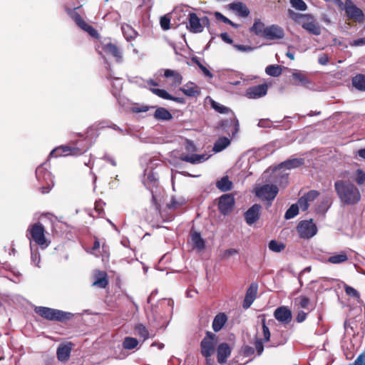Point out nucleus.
<instances>
[{"label":"nucleus","mask_w":365,"mask_h":365,"mask_svg":"<svg viewBox=\"0 0 365 365\" xmlns=\"http://www.w3.org/2000/svg\"><path fill=\"white\" fill-rule=\"evenodd\" d=\"M334 188L341 202L345 205H355L361 199L359 189L349 181L337 180Z\"/></svg>","instance_id":"obj_1"},{"label":"nucleus","mask_w":365,"mask_h":365,"mask_svg":"<svg viewBox=\"0 0 365 365\" xmlns=\"http://www.w3.org/2000/svg\"><path fill=\"white\" fill-rule=\"evenodd\" d=\"M88 148V140L85 138L75 143L56 147L51 152L50 156L54 158L66 157L68 155L79 156L85 153Z\"/></svg>","instance_id":"obj_2"},{"label":"nucleus","mask_w":365,"mask_h":365,"mask_svg":"<svg viewBox=\"0 0 365 365\" xmlns=\"http://www.w3.org/2000/svg\"><path fill=\"white\" fill-rule=\"evenodd\" d=\"M34 312L46 320L60 322H66L73 317L71 312L41 306L36 307Z\"/></svg>","instance_id":"obj_3"},{"label":"nucleus","mask_w":365,"mask_h":365,"mask_svg":"<svg viewBox=\"0 0 365 365\" xmlns=\"http://www.w3.org/2000/svg\"><path fill=\"white\" fill-rule=\"evenodd\" d=\"M45 228L43 225L38 222L29 225L27 229L26 236L30 242H34L41 249H46L51 244V241L45 236Z\"/></svg>","instance_id":"obj_4"},{"label":"nucleus","mask_w":365,"mask_h":365,"mask_svg":"<svg viewBox=\"0 0 365 365\" xmlns=\"http://www.w3.org/2000/svg\"><path fill=\"white\" fill-rule=\"evenodd\" d=\"M81 6L71 9L66 6L64 8L67 14L75 22L79 29L88 33L91 37L96 39H98L100 38V34L98 31L91 25L87 24L81 16V15L76 11V10L79 9Z\"/></svg>","instance_id":"obj_5"},{"label":"nucleus","mask_w":365,"mask_h":365,"mask_svg":"<svg viewBox=\"0 0 365 365\" xmlns=\"http://www.w3.org/2000/svg\"><path fill=\"white\" fill-rule=\"evenodd\" d=\"M36 177L40 184L38 189L41 193H48L54 185L51 173L47 170L43 165H41L36 170Z\"/></svg>","instance_id":"obj_6"},{"label":"nucleus","mask_w":365,"mask_h":365,"mask_svg":"<svg viewBox=\"0 0 365 365\" xmlns=\"http://www.w3.org/2000/svg\"><path fill=\"white\" fill-rule=\"evenodd\" d=\"M217 343V336L211 331H206L205 336L200 342L201 354L207 359L215 352Z\"/></svg>","instance_id":"obj_7"},{"label":"nucleus","mask_w":365,"mask_h":365,"mask_svg":"<svg viewBox=\"0 0 365 365\" xmlns=\"http://www.w3.org/2000/svg\"><path fill=\"white\" fill-rule=\"evenodd\" d=\"M297 232L300 238L309 239L317 234V227L312 219L309 220H302L299 222L297 227Z\"/></svg>","instance_id":"obj_8"},{"label":"nucleus","mask_w":365,"mask_h":365,"mask_svg":"<svg viewBox=\"0 0 365 365\" xmlns=\"http://www.w3.org/2000/svg\"><path fill=\"white\" fill-rule=\"evenodd\" d=\"M343 10L349 19L361 22L364 20V15L362 10L358 8L351 0H346Z\"/></svg>","instance_id":"obj_9"},{"label":"nucleus","mask_w":365,"mask_h":365,"mask_svg":"<svg viewBox=\"0 0 365 365\" xmlns=\"http://www.w3.org/2000/svg\"><path fill=\"white\" fill-rule=\"evenodd\" d=\"M235 197L232 194H224L219 198L218 210L224 215L232 212L235 206Z\"/></svg>","instance_id":"obj_10"},{"label":"nucleus","mask_w":365,"mask_h":365,"mask_svg":"<svg viewBox=\"0 0 365 365\" xmlns=\"http://www.w3.org/2000/svg\"><path fill=\"white\" fill-rule=\"evenodd\" d=\"M299 25L309 34L315 36L321 34V27L312 14H307L306 17Z\"/></svg>","instance_id":"obj_11"},{"label":"nucleus","mask_w":365,"mask_h":365,"mask_svg":"<svg viewBox=\"0 0 365 365\" xmlns=\"http://www.w3.org/2000/svg\"><path fill=\"white\" fill-rule=\"evenodd\" d=\"M278 191L277 185L266 184L256 191V195L262 200L272 201L277 196Z\"/></svg>","instance_id":"obj_12"},{"label":"nucleus","mask_w":365,"mask_h":365,"mask_svg":"<svg viewBox=\"0 0 365 365\" xmlns=\"http://www.w3.org/2000/svg\"><path fill=\"white\" fill-rule=\"evenodd\" d=\"M284 36V30L278 25L268 26L263 31V38L268 40H279L283 38Z\"/></svg>","instance_id":"obj_13"},{"label":"nucleus","mask_w":365,"mask_h":365,"mask_svg":"<svg viewBox=\"0 0 365 365\" xmlns=\"http://www.w3.org/2000/svg\"><path fill=\"white\" fill-rule=\"evenodd\" d=\"M274 317L278 322L284 325L289 324L292 319L291 310L285 306H281L277 308L274 312Z\"/></svg>","instance_id":"obj_14"},{"label":"nucleus","mask_w":365,"mask_h":365,"mask_svg":"<svg viewBox=\"0 0 365 365\" xmlns=\"http://www.w3.org/2000/svg\"><path fill=\"white\" fill-rule=\"evenodd\" d=\"M262 206L259 204H254L244 214L245 222L247 225H252L260 217Z\"/></svg>","instance_id":"obj_15"},{"label":"nucleus","mask_w":365,"mask_h":365,"mask_svg":"<svg viewBox=\"0 0 365 365\" xmlns=\"http://www.w3.org/2000/svg\"><path fill=\"white\" fill-rule=\"evenodd\" d=\"M267 85L265 83L251 86L246 90V96L249 98H259L267 94Z\"/></svg>","instance_id":"obj_16"},{"label":"nucleus","mask_w":365,"mask_h":365,"mask_svg":"<svg viewBox=\"0 0 365 365\" xmlns=\"http://www.w3.org/2000/svg\"><path fill=\"white\" fill-rule=\"evenodd\" d=\"M188 24L187 29L192 33H201L203 31V26L200 22V19L195 13L188 14Z\"/></svg>","instance_id":"obj_17"},{"label":"nucleus","mask_w":365,"mask_h":365,"mask_svg":"<svg viewBox=\"0 0 365 365\" xmlns=\"http://www.w3.org/2000/svg\"><path fill=\"white\" fill-rule=\"evenodd\" d=\"M103 51L108 55L112 56L115 58L117 62H120L123 58V55L120 48L115 43L109 41L104 43L102 46Z\"/></svg>","instance_id":"obj_18"},{"label":"nucleus","mask_w":365,"mask_h":365,"mask_svg":"<svg viewBox=\"0 0 365 365\" xmlns=\"http://www.w3.org/2000/svg\"><path fill=\"white\" fill-rule=\"evenodd\" d=\"M257 284L252 283L250 284L246 292V294L243 301L242 307L244 309H248L252 305L257 297Z\"/></svg>","instance_id":"obj_19"},{"label":"nucleus","mask_w":365,"mask_h":365,"mask_svg":"<svg viewBox=\"0 0 365 365\" xmlns=\"http://www.w3.org/2000/svg\"><path fill=\"white\" fill-rule=\"evenodd\" d=\"M150 91L161 98L173 101L174 102H176V103H180V104L185 103V100L184 98L173 96L170 95V93H168L164 89L152 88H150Z\"/></svg>","instance_id":"obj_20"},{"label":"nucleus","mask_w":365,"mask_h":365,"mask_svg":"<svg viewBox=\"0 0 365 365\" xmlns=\"http://www.w3.org/2000/svg\"><path fill=\"white\" fill-rule=\"evenodd\" d=\"M229 8L236 13L237 16L242 18H247L250 14L249 8L241 1L233 2L229 4Z\"/></svg>","instance_id":"obj_21"},{"label":"nucleus","mask_w":365,"mask_h":365,"mask_svg":"<svg viewBox=\"0 0 365 365\" xmlns=\"http://www.w3.org/2000/svg\"><path fill=\"white\" fill-rule=\"evenodd\" d=\"M94 282L92 286L105 289L109 283L108 274L105 271L97 270L93 274Z\"/></svg>","instance_id":"obj_22"},{"label":"nucleus","mask_w":365,"mask_h":365,"mask_svg":"<svg viewBox=\"0 0 365 365\" xmlns=\"http://www.w3.org/2000/svg\"><path fill=\"white\" fill-rule=\"evenodd\" d=\"M231 354L230 346L227 343L223 342L218 345L217 348V361L220 364H224Z\"/></svg>","instance_id":"obj_23"},{"label":"nucleus","mask_w":365,"mask_h":365,"mask_svg":"<svg viewBox=\"0 0 365 365\" xmlns=\"http://www.w3.org/2000/svg\"><path fill=\"white\" fill-rule=\"evenodd\" d=\"M188 97H197L200 95V88L193 82L189 81L180 88Z\"/></svg>","instance_id":"obj_24"},{"label":"nucleus","mask_w":365,"mask_h":365,"mask_svg":"<svg viewBox=\"0 0 365 365\" xmlns=\"http://www.w3.org/2000/svg\"><path fill=\"white\" fill-rule=\"evenodd\" d=\"M228 319L227 316L224 312H220L218 313L212 321V329L215 332L220 331L225 324L227 323Z\"/></svg>","instance_id":"obj_25"},{"label":"nucleus","mask_w":365,"mask_h":365,"mask_svg":"<svg viewBox=\"0 0 365 365\" xmlns=\"http://www.w3.org/2000/svg\"><path fill=\"white\" fill-rule=\"evenodd\" d=\"M164 76L165 78H172V86L176 87L182 83V76L180 74V73L176 71L165 69L164 72Z\"/></svg>","instance_id":"obj_26"},{"label":"nucleus","mask_w":365,"mask_h":365,"mask_svg":"<svg viewBox=\"0 0 365 365\" xmlns=\"http://www.w3.org/2000/svg\"><path fill=\"white\" fill-rule=\"evenodd\" d=\"M71 347L67 344L60 345L56 351L57 358L61 361H66L70 357Z\"/></svg>","instance_id":"obj_27"},{"label":"nucleus","mask_w":365,"mask_h":365,"mask_svg":"<svg viewBox=\"0 0 365 365\" xmlns=\"http://www.w3.org/2000/svg\"><path fill=\"white\" fill-rule=\"evenodd\" d=\"M216 187L222 192H227L233 188V183L229 180L228 176L226 175L216 182Z\"/></svg>","instance_id":"obj_28"},{"label":"nucleus","mask_w":365,"mask_h":365,"mask_svg":"<svg viewBox=\"0 0 365 365\" xmlns=\"http://www.w3.org/2000/svg\"><path fill=\"white\" fill-rule=\"evenodd\" d=\"M304 163V160L303 158H293V159H289L284 162H282L280 164V167L282 168L286 169H293L297 168L302 165Z\"/></svg>","instance_id":"obj_29"},{"label":"nucleus","mask_w":365,"mask_h":365,"mask_svg":"<svg viewBox=\"0 0 365 365\" xmlns=\"http://www.w3.org/2000/svg\"><path fill=\"white\" fill-rule=\"evenodd\" d=\"M191 242L193 247L197 250H202L205 247V241L202 238L200 234L195 231L190 232Z\"/></svg>","instance_id":"obj_30"},{"label":"nucleus","mask_w":365,"mask_h":365,"mask_svg":"<svg viewBox=\"0 0 365 365\" xmlns=\"http://www.w3.org/2000/svg\"><path fill=\"white\" fill-rule=\"evenodd\" d=\"M205 155H197V154H182L180 156V160L185 162L190 163L192 164L197 163L205 160Z\"/></svg>","instance_id":"obj_31"},{"label":"nucleus","mask_w":365,"mask_h":365,"mask_svg":"<svg viewBox=\"0 0 365 365\" xmlns=\"http://www.w3.org/2000/svg\"><path fill=\"white\" fill-rule=\"evenodd\" d=\"M154 117L160 120H170L173 118V115L169 110L165 108H158L155 110Z\"/></svg>","instance_id":"obj_32"},{"label":"nucleus","mask_w":365,"mask_h":365,"mask_svg":"<svg viewBox=\"0 0 365 365\" xmlns=\"http://www.w3.org/2000/svg\"><path fill=\"white\" fill-rule=\"evenodd\" d=\"M230 144V140L227 137H221L214 144L213 151L219 153L226 148Z\"/></svg>","instance_id":"obj_33"},{"label":"nucleus","mask_w":365,"mask_h":365,"mask_svg":"<svg viewBox=\"0 0 365 365\" xmlns=\"http://www.w3.org/2000/svg\"><path fill=\"white\" fill-rule=\"evenodd\" d=\"M264 24L260 19H255L252 26L250 29V31L254 33L257 36L263 37V31L265 29Z\"/></svg>","instance_id":"obj_34"},{"label":"nucleus","mask_w":365,"mask_h":365,"mask_svg":"<svg viewBox=\"0 0 365 365\" xmlns=\"http://www.w3.org/2000/svg\"><path fill=\"white\" fill-rule=\"evenodd\" d=\"M228 123L229 130L227 131L229 132V134L232 135V137H234L239 131L240 125L238 120L235 117H234L230 120H226L224 125H227Z\"/></svg>","instance_id":"obj_35"},{"label":"nucleus","mask_w":365,"mask_h":365,"mask_svg":"<svg viewBox=\"0 0 365 365\" xmlns=\"http://www.w3.org/2000/svg\"><path fill=\"white\" fill-rule=\"evenodd\" d=\"M352 84L356 89L365 91V75L357 74L352 78Z\"/></svg>","instance_id":"obj_36"},{"label":"nucleus","mask_w":365,"mask_h":365,"mask_svg":"<svg viewBox=\"0 0 365 365\" xmlns=\"http://www.w3.org/2000/svg\"><path fill=\"white\" fill-rule=\"evenodd\" d=\"M122 31L127 41H131L136 38L138 32L135 31L130 26L126 24L122 26Z\"/></svg>","instance_id":"obj_37"},{"label":"nucleus","mask_w":365,"mask_h":365,"mask_svg":"<svg viewBox=\"0 0 365 365\" xmlns=\"http://www.w3.org/2000/svg\"><path fill=\"white\" fill-rule=\"evenodd\" d=\"M265 72L267 75L272 77H278L282 74V69L279 65H269L266 67Z\"/></svg>","instance_id":"obj_38"},{"label":"nucleus","mask_w":365,"mask_h":365,"mask_svg":"<svg viewBox=\"0 0 365 365\" xmlns=\"http://www.w3.org/2000/svg\"><path fill=\"white\" fill-rule=\"evenodd\" d=\"M348 259V257L346 254H339L329 257L325 262L331 264H340L346 262Z\"/></svg>","instance_id":"obj_39"},{"label":"nucleus","mask_w":365,"mask_h":365,"mask_svg":"<svg viewBox=\"0 0 365 365\" xmlns=\"http://www.w3.org/2000/svg\"><path fill=\"white\" fill-rule=\"evenodd\" d=\"M292 78L297 81V84H301L303 86H306L310 83L309 80L307 77L301 72H294L292 73Z\"/></svg>","instance_id":"obj_40"},{"label":"nucleus","mask_w":365,"mask_h":365,"mask_svg":"<svg viewBox=\"0 0 365 365\" xmlns=\"http://www.w3.org/2000/svg\"><path fill=\"white\" fill-rule=\"evenodd\" d=\"M138 344V341L135 338L127 336L123 342V347L125 349H133Z\"/></svg>","instance_id":"obj_41"},{"label":"nucleus","mask_w":365,"mask_h":365,"mask_svg":"<svg viewBox=\"0 0 365 365\" xmlns=\"http://www.w3.org/2000/svg\"><path fill=\"white\" fill-rule=\"evenodd\" d=\"M135 330L137 334L145 341L149 338L148 329L142 324H138L135 326Z\"/></svg>","instance_id":"obj_42"},{"label":"nucleus","mask_w":365,"mask_h":365,"mask_svg":"<svg viewBox=\"0 0 365 365\" xmlns=\"http://www.w3.org/2000/svg\"><path fill=\"white\" fill-rule=\"evenodd\" d=\"M295 304L297 305L298 307L307 309L309 304L310 300L308 297L301 295L294 299Z\"/></svg>","instance_id":"obj_43"},{"label":"nucleus","mask_w":365,"mask_h":365,"mask_svg":"<svg viewBox=\"0 0 365 365\" xmlns=\"http://www.w3.org/2000/svg\"><path fill=\"white\" fill-rule=\"evenodd\" d=\"M299 213V206L297 204L292 205L286 211L284 218L290 220L297 216Z\"/></svg>","instance_id":"obj_44"},{"label":"nucleus","mask_w":365,"mask_h":365,"mask_svg":"<svg viewBox=\"0 0 365 365\" xmlns=\"http://www.w3.org/2000/svg\"><path fill=\"white\" fill-rule=\"evenodd\" d=\"M344 288L346 295L354 297L359 301L360 299V294L356 289L346 284H344Z\"/></svg>","instance_id":"obj_45"},{"label":"nucleus","mask_w":365,"mask_h":365,"mask_svg":"<svg viewBox=\"0 0 365 365\" xmlns=\"http://www.w3.org/2000/svg\"><path fill=\"white\" fill-rule=\"evenodd\" d=\"M288 14L289 16L299 25L301 24V22L306 17L307 15V14L296 13L292 9L288 10Z\"/></svg>","instance_id":"obj_46"},{"label":"nucleus","mask_w":365,"mask_h":365,"mask_svg":"<svg viewBox=\"0 0 365 365\" xmlns=\"http://www.w3.org/2000/svg\"><path fill=\"white\" fill-rule=\"evenodd\" d=\"M292 7L299 11H305L307 9L306 3L303 0H290Z\"/></svg>","instance_id":"obj_47"},{"label":"nucleus","mask_w":365,"mask_h":365,"mask_svg":"<svg viewBox=\"0 0 365 365\" xmlns=\"http://www.w3.org/2000/svg\"><path fill=\"white\" fill-rule=\"evenodd\" d=\"M192 61L200 68L205 76L212 78V73L201 63L197 57L192 58Z\"/></svg>","instance_id":"obj_48"},{"label":"nucleus","mask_w":365,"mask_h":365,"mask_svg":"<svg viewBox=\"0 0 365 365\" xmlns=\"http://www.w3.org/2000/svg\"><path fill=\"white\" fill-rule=\"evenodd\" d=\"M262 332H263V336L264 339H262L264 342H267L270 341V331L269 327L266 325V319L264 318L262 320Z\"/></svg>","instance_id":"obj_49"},{"label":"nucleus","mask_w":365,"mask_h":365,"mask_svg":"<svg viewBox=\"0 0 365 365\" xmlns=\"http://www.w3.org/2000/svg\"><path fill=\"white\" fill-rule=\"evenodd\" d=\"M356 182L361 185L365 183V172L361 169H357L356 170V175L354 178Z\"/></svg>","instance_id":"obj_50"},{"label":"nucleus","mask_w":365,"mask_h":365,"mask_svg":"<svg viewBox=\"0 0 365 365\" xmlns=\"http://www.w3.org/2000/svg\"><path fill=\"white\" fill-rule=\"evenodd\" d=\"M269 248L271 251H282L285 248L283 243H278L275 240H271L269 243Z\"/></svg>","instance_id":"obj_51"},{"label":"nucleus","mask_w":365,"mask_h":365,"mask_svg":"<svg viewBox=\"0 0 365 365\" xmlns=\"http://www.w3.org/2000/svg\"><path fill=\"white\" fill-rule=\"evenodd\" d=\"M211 106L216 111L220 113H227L230 110L227 107L222 106L215 101H211Z\"/></svg>","instance_id":"obj_52"},{"label":"nucleus","mask_w":365,"mask_h":365,"mask_svg":"<svg viewBox=\"0 0 365 365\" xmlns=\"http://www.w3.org/2000/svg\"><path fill=\"white\" fill-rule=\"evenodd\" d=\"M160 24L161 28L166 31L170 29V19L168 16L165 15L160 18Z\"/></svg>","instance_id":"obj_53"},{"label":"nucleus","mask_w":365,"mask_h":365,"mask_svg":"<svg viewBox=\"0 0 365 365\" xmlns=\"http://www.w3.org/2000/svg\"><path fill=\"white\" fill-rule=\"evenodd\" d=\"M297 205L299 206V208L300 207L302 211H306L309 206V202L303 195L298 200Z\"/></svg>","instance_id":"obj_54"},{"label":"nucleus","mask_w":365,"mask_h":365,"mask_svg":"<svg viewBox=\"0 0 365 365\" xmlns=\"http://www.w3.org/2000/svg\"><path fill=\"white\" fill-rule=\"evenodd\" d=\"M319 195V192L317 190H310L307 193H306L304 196L307 200L309 202L314 201L315 199L318 197Z\"/></svg>","instance_id":"obj_55"},{"label":"nucleus","mask_w":365,"mask_h":365,"mask_svg":"<svg viewBox=\"0 0 365 365\" xmlns=\"http://www.w3.org/2000/svg\"><path fill=\"white\" fill-rule=\"evenodd\" d=\"M241 352L245 356H250L255 354V349L246 345L242 347Z\"/></svg>","instance_id":"obj_56"},{"label":"nucleus","mask_w":365,"mask_h":365,"mask_svg":"<svg viewBox=\"0 0 365 365\" xmlns=\"http://www.w3.org/2000/svg\"><path fill=\"white\" fill-rule=\"evenodd\" d=\"M263 342L264 341L262 339H256L255 341V347L259 356L261 355L264 351Z\"/></svg>","instance_id":"obj_57"},{"label":"nucleus","mask_w":365,"mask_h":365,"mask_svg":"<svg viewBox=\"0 0 365 365\" xmlns=\"http://www.w3.org/2000/svg\"><path fill=\"white\" fill-rule=\"evenodd\" d=\"M182 202L178 201L175 197H173L170 202L167 205L169 209H178L182 205Z\"/></svg>","instance_id":"obj_58"},{"label":"nucleus","mask_w":365,"mask_h":365,"mask_svg":"<svg viewBox=\"0 0 365 365\" xmlns=\"http://www.w3.org/2000/svg\"><path fill=\"white\" fill-rule=\"evenodd\" d=\"M329 61V57L327 54L322 53L319 55V58H318V62L319 64H321L322 66H326L328 64Z\"/></svg>","instance_id":"obj_59"},{"label":"nucleus","mask_w":365,"mask_h":365,"mask_svg":"<svg viewBox=\"0 0 365 365\" xmlns=\"http://www.w3.org/2000/svg\"><path fill=\"white\" fill-rule=\"evenodd\" d=\"M234 47L240 51H242V52H248V51H252L254 48L250 46H245V45H241V44H235L234 45Z\"/></svg>","instance_id":"obj_60"},{"label":"nucleus","mask_w":365,"mask_h":365,"mask_svg":"<svg viewBox=\"0 0 365 365\" xmlns=\"http://www.w3.org/2000/svg\"><path fill=\"white\" fill-rule=\"evenodd\" d=\"M215 16L217 20L220 21L225 24H227V23H230V19L218 11L215 13Z\"/></svg>","instance_id":"obj_61"},{"label":"nucleus","mask_w":365,"mask_h":365,"mask_svg":"<svg viewBox=\"0 0 365 365\" xmlns=\"http://www.w3.org/2000/svg\"><path fill=\"white\" fill-rule=\"evenodd\" d=\"M307 318V313H305L304 311H299L298 312L297 317H296V321L298 323L303 322Z\"/></svg>","instance_id":"obj_62"},{"label":"nucleus","mask_w":365,"mask_h":365,"mask_svg":"<svg viewBox=\"0 0 365 365\" xmlns=\"http://www.w3.org/2000/svg\"><path fill=\"white\" fill-rule=\"evenodd\" d=\"M31 259L36 266L39 267V265H38V264L40 262L39 252H31Z\"/></svg>","instance_id":"obj_63"},{"label":"nucleus","mask_w":365,"mask_h":365,"mask_svg":"<svg viewBox=\"0 0 365 365\" xmlns=\"http://www.w3.org/2000/svg\"><path fill=\"white\" fill-rule=\"evenodd\" d=\"M220 36L221 39L227 43L231 44L233 42V40L229 36V35L227 33H222Z\"/></svg>","instance_id":"obj_64"}]
</instances>
